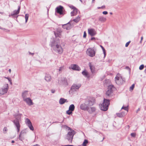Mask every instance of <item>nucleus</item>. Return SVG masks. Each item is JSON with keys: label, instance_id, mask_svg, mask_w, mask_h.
Returning a JSON list of instances; mask_svg holds the SVG:
<instances>
[{"label": "nucleus", "instance_id": "f257e3e1", "mask_svg": "<svg viewBox=\"0 0 146 146\" xmlns=\"http://www.w3.org/2000/svg\"><path fill=\"white\" fill-rule=\"evenodd\" d=\"M51 46L53 50L59 54H61L63 52V49L60 45L59 39L56 38L51 42Z\"/></svg>", "mask_w": 146, "mask_h": 146}, {"label": "nucleus", "instance_id": "f03ea898", "mask_svg": "<svg viewBox=\"0 0 146 146\" xmlns=\"http://www.w3.org/2000/svg\"><path fill=\"white\" fill-rule=\"evenodd\" d=\"M110 104V100L104 98L103 102L100 106L101 110L104 111L107 110Z\"/></svg>", "mask_w": 146, "mask_h": 146}, {"label": "nucleus", "instance_id": "7ed1b4c3", "mask_svg": "<svg viewBox=\"0 0 146 146\" xmlns=\"http://www.w3.org/2000/svg\"><path fill=\"white\" fill-rule=\"evenodd\" d=\"M68 130H70V131L68 132L66 137V139L70 143H72L73 136L75 134V132L74 130L69 127H68Z\"/></svg>", "mask_w": 146, "mask_h": 146}, {"label": "nucleus", "instance_id": "20e7f679", "mask_svg": "<svg viewBox=\"0 0 146 146\" xmlns=\"http://www.w3.org/2000/svg\"><path fill=\"white\" fill-rule=\"evenodd\" d=\"M95 102V99L94 98L89 97L85 99V102L89 106L94 104L96 103Z\"/></svg>", "mask_w": 146, "mask_h": 146}, {"label": "nucleus", "instance_id": "39448f33", "mask_svg": "<svg viewBox=\"0 0 146 146\" xmlns=\"http://www.w3.org/2000/svg\"><path fill=\"white\" fill-rule=\"evenodd\" d=\"M115 81L116 83L118 85L122 84L125 82V81L122 78V76L118 75L115 77Z\"/></svg>", "mask_w": 146, "mask_h": 146}, {"label": "nucleus", "instance_id": "423d86ee", "mask_svg": "<svg viewBox=\"0 0 146 146\" xmlns=\"http://www.w3.org/2000/svg\"><path fill=\"white\" fill-rule=\"evenodd\" d=\"M87 54L89 56L93 57L95 56V52L92 48H88L86 52Z\"/></svg>", "mask_w": 146, "mask_h": 146}, {"label": "nucleus", "instance_id": "0eeeda50", "mask_svg": "<svg viewBox=\"0 0 146 146\" xmlns=\"http://www.w3.org/2000/svg\"><path fill=\"white\" fill-rule=\"evenodd\" d=\"M58 82L65 86L68 85V83L66 78L65 77H61L60 79L58 80Z\"/></svg>", "mask_w": 146, "mask_h": 146}, {"label": "nucleus", "instance_id": "6e6552de", "mask_svg": "<svg viewBox=\"0 0 146 146\" xmlns=\"http://www.w3.org/2000/svg\"><path fill=\"white\" fill-rule=\"evenodd\" d=\"M25 123L31 130L32 131L34 130V127L32 125L31 122L29 119H26Z\"/></svg>", "mask_w": 146, "mask_h": 146}, {"label": "nucleus", "instance_id": "1a4fd4ad", "mask_svg": "<svg viewBox=\"0 0 146 146\" xmlns=\"http://www.w3.org/2000/svg\"><path fill=\"white\" fill-rule=\"evenodd\" d=\"M13 122L17 128V132H19L20 131L21 127L19 121H18L17 119H15L13 121Z\"/></svg>", "mask_w": 146, "mask_h": 146}, {"label": "nucleus", "instance_id": "9d476101", "mask_svg": "<svg viewBox=\"0 0 146 146\" xmlns=\"http://www.w3.org/2000/svg\"><path fill=\"white\" fill-rule=\"evenodd\" d=\"M75 109V106L74 104L70 105L69 108V110L66 111V113L70 115L72 113V112Z\"/></svg>", "mask_w": 146, "mask_h": 146}, {"label": "nucleus", "instance_id": "9b49d317", "mask_svg": "<svg viewBox=\"0 0 146 146\" xmlns=\"http://www.w3.org/2000/svg\"><path fill=\"white\" fill-rule=\"evenodd\" d=\"M81 86V85L80 84H73L71 87V90L73 91L77 90L80 88Z\"/></svg>", "mask_w": 146, "mask_h": 146}, {"label": "nucleus", "instance_id": "f8f14e48", "mask_svg": "<svg viewBox=\"0 0 146 146\" xmlns=\"http://www.w3.org/2000/svg\"><path fill=\"white\" fill-rule=\"evenodd\" d=\"M24 101L29 106H31L33 104L32 100L29 98H24Z\"/></svg>", "mask_w": 146, "mask_h": 146}, {"label": "nucleus", "instance_id": "ddd939ff", "mask_svg": "<svg viewBox=\"0 0 146 146\" xmlns=\"http://www.w3.org/2000/svg\"><path fill=\"white\" fill-rule=\"evenodd\" d=\"M73 26L69 22L67 24L62 25V27L64 29H65L67 30L70 29Z\"/></svg>", "mask_w": 146, "mask_h": 146}, {"label": "nucleus", "instance_id": "4468645a", "mask_svg": "<svg viewBox=\"0 0 146 146\" xmlns=\"http://www.w3.org/2000/svg\"><path fill=\"white\" fill-rule=\"evenodd\" d=\"M62 32V31L60 28H58L57 29L56 31L54 32V34L56 37V38L57 37L61 38V33Z\"/></svg>", "mask_w": 146, "mask_h": 146}, {"label": "nucleus", "instance_id": "2eb2a0df", "mask_svg": "<svg viewBox=\"0 0 146 146\" xmlns=\"http://www.w3.org/2000/svg\"><path fill=\"white\" fill-rule=\"evenodd\" d=\"M63 7L61 6H59L56 8V11L60 15H62L63 14Z\"/></svg>", "mask_w": 146, "mask_h": 146}, {"label": "nucleus", "instance_id": "dca6fc26", "mask_svg": "<svg viewBox=\"0 0 146 146\" xmlns=\"http://www.w3.org/2000/svg\"><path fill=\"white\" fill-rule=\"evenodd\" d=\"M89 106L86 105V104L85 102L84 104H82L80 105V109L82 110H87Z\"/></svg>", "mask_w": 146, "mask_h": 146}, {"label": "nucleus", "instance_id": "f3484780", "mask_svg": "<svg viewBox=\"0 0 146 146\" xmlns=\"http://www.w3.org/2000/svg\"><path fill=\"white\" fill-rule=\"evenodd\" d=\"M88 32L89 34L91 36H94L96 34V32L94 29H88Z\"/></svg>", "mask_w": 146, "mask_h": 146}, {"label": "nucleus", "instance_id": "a211bd4d", "mask_svg": "<svg viewBox=\"0 0 146 146\" xmlns=\"http://www.w3.org/2000/svg\"><path fill=\"white\" fill-rule=\"evenodd\" d=\"M25 131H22L20 133L19 137V139L21 141H22L24 139V135L25 134Z\"/></svg>", "mask_w": 146, "mask_h": 146}, {"label": "nucleus", "instance_id": "6ab92c4d", "mask_svg": "<svg viewBox=\"0 0 146 146\" xmlns=\"http://www.w3.org/2000/svg\"><path fill=\"white\" fill-rule=\"evenodd\" d=\"M108 89L107 91H114L117 90V89L112 85L108 86Z\"/></svg>", "mask_w": 146, "mask_h": 146}, {"label": "nucleus", "instance_id": "aec40b11", "mask_svg": "<svg viewBox=\"0 0 146 146\" xmlns=\"http://www.w3.org/2000/svg\"><path fill=\"white\" fill-rule=\"evenodd\" d=\"M20 9V7L19 6L17 10H15L14 11H13V13H12L11 15H9V16H13L15 15H17L18 14L19 12Z\"/></svg>", "mask_w": 146, "mask_h": 146}, {"label": "nucleus", "instance_id": "412c9836", "mask_svg": "<svg viewBox=\"0 0 146 146\" xmlns=\"http://www.w3.org/2000/svg\"><path fill=\"white\" fill-rule=\"evenodd\" d=\"M71 68L73 70H80V68L77 65L73 64L71 65Z\"/></svg>", "mask_w": 146, "mask_h": 146}, {"label": "nucleus", "instance_id": "4be33fe9", "mask_svg": "<svg viewBox=\"0 0 146 146\" xmlns=\"http://www.w3.org/2000/svg\"><path fill=\"white\" fill-rule=\"evenodd\" d=\"M96 110V108L94 107H89L87 111L90 113H92L94 112Z\"/></svg>", "mask_w": 146, "mask_h": 146}, {"label": "nucleus", "instance_id": "5701e85b", "mask_svg": "<svg viewBox=\"0 0 146 146\" xmlns=\"http://www.w3.org/2000/svg\"><path fill=\"white\" fill-rule=\"evenodd\" d=\"M89 65L91 72L92 73H93L95 71L94 67L92 64L91 62H89Z\"/></svg>", "mask_w": 146, "mask_h": 146}, {"label": "nucleus", "instance_id": "b1692460", "mask_svg": "<svg viewBox=\"0 0 146 146\" xmlns=\"http://www.w3.org/2000/svg\"><path fill=\"white\" fill-rule=\"evenodd\" d=\"M78 10L76 8L74 9L73 11L71 13V16H75L77 15L78 13Z\"/></svg>", "mask_w": 146, "mask_h": 146}, {"label": "nucleus", "instance_id": "393cba45", "mask_svg": "<svg viewBox=\"0 0 146 146\" xmlns=\"http://www.w3.org/2000/svg\"><path fill=\"white\" fill-rule=\"evenodd\" d=\"M45 79L47 82L50 81L51 80V76L48 74H46L45 76Z\"/></svg>", "mask_w": 146, "mask_h": 146}, {"label": "nucleus", "instance_id": "a878e982", "mask_svg": "<svg viewBox=\"0 0 146 146\" xmlns=\"http://www.w3.org/2000/svg\"><path fill=\"white\" fill-rule=\"evenodd\" d=\"M68 101L66 99H65L63 98H61L59 101V103L60 104H63L65 102H67Z\"/></svg>", "mask_w": 146, "mask_h": 146}, {"label": "nucleus", "instance_id": "bb28decb", "mask_svg": "<svg viewBox=\"0 0 146 146\" xmlns=\"http://www.w3.org/2000/svg\"><path fill=\"white\" fill-rule=\"evenodd\" d=\"M98 20L101 22H104L106 20V18L100 16L99 17Z\"/></svg>", "mask_w": 146, "mask_h": 146}, {"label": "nucleus", "instance_id": "cd10ccee", "mask_svg": "<svg viewBox=\"0 0 146 146\" xmlns=\"http://www.w3.org/2000/svg\"><path fill=\"white\" fill-rule=\"evenodd\" d=\"M106 95L107 97H111L113 96V92H106Z\"/></svg>", "mask_w": 146, "mask_h": 146}, {"label": "nucleus", "instance_id": "c85d7f7f", "mask_svg": "<svg viewBox=\"0 0 146 146\" xmlns=\"http://www.w3.org/2000/svg\"><path fill=\"white\" fill-rule=\"evenodd\" d=\"M81 16H78L75 19H74L73 20L76 23H78L80 20V18Z\"/></svg>", "mask_w": 146, "mask_h": 146}, {"label": "nucleus", "instance_id": "c756f323", "mask_svg": "<svg viewBox=\"0 0 146 146\" xmlns=\"http://www.w3.org/2000/svg\"><path fill=\"white\" fill-rule=\"evenodd\" d=\"M82 74L83 75H84L85 76L87 77L88 78L89 77V76H88V73L86 71H84L82 72Z\"/></svg>", "mask_w": 146, "mask_h": 146}, {"label": "nucleus", "instance_id": "7c9ffc66", "mask_svg": "<svg viewBox=\"0 0 146 146\" xmlns=\"http://www.w3.org/2000/svg\"><path fill=\"white\" fill-rule=\"evenodd\" d=\"M28 96L27 92H24L22 93V96L23 98V100L24 99V98H27Z\"/></svg>", "mask_w": 146, "mask_h": 146}, {"label": "nucleus", "instance_id": "2f4dec72", "mask_svg": "<svg viewBox=\"0 0 146 146\" xmlns=\"http://www.w3.org/2000/svg\"><path fill=\"white\" fill-rule=\"evenodd\" d=\"M8 86L7 84H6L5 85L4 87L2 88L3 91H6L8 90Z\"/></svg>", "mask_w": 146, "mask_h": 146}, {"label": "nucleus", "instance_id": "473e14b6", "mask_svg": "<svg viewBox=\"0 0 146 146\" xmlns=\"http://www.w3.org/2000/svg\"><path fill=\"white\" fill-rule=\"evenodd\" d=\"M116 115L118 117H122L124 115V114L123 113H117Z\"/></svg>", "mask_w": 146, "mask_h": 146}, {"label": "nucleus", "instance_id": "72a5a7b5", "mask_svg": "<svg viewBox=\"0 0 146 146\" xmlns=\"http://www.w3.org/2000/svg\"><path fill=\"white\" fill-rule=\"evenodd\" d=\"M21 115L19 114L15 116V119H17L18 121H20V120L21 119Z\"/></svg>", "mask_w": 146, "mask_h": 146}, {"label": "nucleus", "instance_id": "f704fd0d", "mask_svg": "<svg viewBox=\"0 0 146 146\" xmlns=\"http://www.w3.org/2000/svg\"><path fill=\"white\" fill-rule=\"evenodd\" d=\"M88 143V141L87 140L85 139L84 140V142H83L82 144V146H86V145Z\"/></svg>", "mask_w": 146, "mask_h": 146}, {"label": "nucleus", "instance_id": "c9c22d12", "mask_svg": "<svg viewBox=\"0 0 146 146\" xmlns=\"http://www.w3.org/2000/svg\"><path fill=\"white\" fill-rule=\"evenodd\" d=\"M29 15L28 14L25 15V23H27Z\"/></svg>", "mask_w": 146, "mask_h": 146}, {"label": "nucleus", "instance_id": "e433bc0d", "mask_svg": "<svg viewBox=\"0 0 146 146\" xmlns=\"http://www.w3.org/2000/svg\"><path fill=\"white\" fill-rule=\"evenodd\" d=\"M128 106H127L124 107L123 106L121 108V109H124L125 110L127 111H128Z\"/></svg>", "mask_w": 146, "mask_h": 146}, {"label": "nucleus", "instance_id": "4c0bfd02", "mask_svg": "<svg viewBox=\"0 0 146 146\" xmlns=\"http://www.w3.org/2000/svg\"><path fill=\"white\" fill-rule=\"evenodd\" d=\"M101 46V48H102V49L103 50V53H104V57H105V56H106L105 50L104 48L102 46Z\"/></svg>", "mask_w": 146, "mask_h": 146}, {"label": "nucleus", "instance_id": "58836bf2", "mask_svg": "<svg viewBox=\"0 0 146 146\" xmlns=\"http://www.w3.org/2000/svg\"><path fill=\"white\" fill-rule=\"evenodd\" d=\"M134 86H135V84H133L132 85V86L130 87L129 90L131 91V90H133L134 88Z\"/></svg>", "mask_w": 146, "mask_h": 146}, {"label": "nucleus", "instance_id": "ea45409f", "mask_svg": "<svg viewBox=\"0 0 146 146\" xmlns=\"http://www.w3.org/2000/svg\"><path fill=\"white\" fill-rule=\"evenodd\" d=\"M64 69V66H61L60 67L59 69V71L60 72H61Z\"/></svg>", "mask_w": 146, "mask_h": 146}, {"label": "nucleus", "instance_id": "a19ab883", "mask_svg": "<svg viewBox=\"0 0 146 146\" xmlns=\"http://www.w3.org/2000/svg\"><path fill=\"white\" fill-rule=\"evenodd\" d=\"M7 128L6 127H5L3 129V132L4 133H6V131H7Z\"/></svg>", "mask_w": 146, "mask_h": 146}, {"label": "nucleus", "instance_id": "79ce46f5", "mask_svg": "<svg viewBox=\"0 0 146 146\" xmlns=\"http://www.w3.org/2000/svg\"><path fill=\"white\" fill-rule=\"evenodd\" d=\"M144 65L143 64L141 65L139 67V69L140 70H142L144 68Z\"/></svg>", "mask_w": 146, "mask_h": 146}, {"label": "nucleus", "instance_id": "37998d69", "mask_svg": "<svg viewBox=\"0 0 146 146\" xmlns=\"http://www.w3.org/2000/svg\"><path fill=\"white\" fill-rule=\"evenodd\" d=\"M131 135L133 137H135L136 136V134L135 133H132L131 134Z\"/></svg>", "mask_w": 146, "mask_h": 146}, {"label": "nucleus", "instance_id": "c03bdc74", "mask_svg": "<svg viewBox=\"0 0 146 146\" xmlns=\"http://www.w3.org/2000/svg\"><path fill=\"white\" fill-rule=\"evenodd\" d=\"M6 92H0V96H1L4 94Z\"/></svg>", "mask_w": 146, "mask_h": 146}, {"label": "nucleus", "instance_id": "a18cd8bd", "mask_svg": "<svg viewBox=\"0 0 146 146\" xmlns=\"http://www.w3.org/2000/svg\"><path fill=\"white\" fill-rule=\"evenodd\" d=\"M130 42V41H129V42H127L126 43V44H125V47H127L129 45Z\"/></svg>", "mask_w": 146, "mask_h": 146}, {"label": "nucleus", "instance_id": "49530a36", "mask_svg": "<svg viewBox=\"0 0 146 146\" xmlns=\"http://www.w3.org/2000/svg\"><path fill=\"white\" fill-rule=\"evenodd\" d=\"M86 36V34L85 31H84V33L83 37L85 38Z\"/></svg>", "mask_w": 146, "mask_h": 146}, {"label": "nucleus", "instance_id": "de8ad7c7", "mask_svg": "<svg viewBox=\"0 0 146 146\" xmlns=\"http://www.w3.org/2000/svg\"><path fill=\"white\" fill-rule=\"evenodd\" d=\"M70 7L73 10H74V9H76V7L72 5Z\"/></svg>", "mask_w": 146, "mask_h": 146}, {"label": "nucleus", "instance_id": "09e8293b", "mask_svg": "<svg viewBox=\"0 0 146 146\" xmlns=\"http://www.w3.org/2000/svg\"><path fill=\"white\" fill-rule=\"evenodd\" d=\"M104 15H107L108 14V13L106 11H103L102 13Z\"/></svg>", "mask_w": 146, "mask_h": 146}, {"label": "nucleus", "instance_id": "8fccbe9b", "mask_svg": "<svg viewBox=\"0 0 146 146\" xmlns=\"http://www.w3.org/2000/svg\"><path fill=\"white\" fill-rule=\"evenodd\" d=\"M7 78L8 79V80L10 82L11 84V79L9 78Z\"/></svg>", "mask_w": 146, "mask_h": 146}, {"label": "nucleus", "instance_id": "3c124183", "mask_svg": "<svg viewBox=\"0 0 146 146\" xmlns=\"http://www.w3.org/2000/svg\"><path fill=\"white\" fill-rule=\"evenodd\" d=\"M29 54H31V55H34V53H31V52H29Z\"/></svg>", "mask_w": 146, "mask_h": 146}, {"label": "nucleus", "instance_id": "603ef678", "mask_svg": "<svg viewBox=\"0 0 146 146\" xmlns=\"http://www.w3.org/2000/svg\"><path fill=\"white\" fill-rule=\"evenodd\" d=\"M143 39V36H142V37H141V40H140V43H141V42H142V40Z\"/></svg>", "mask_w": 146, "mask_h": 146}, {"label": "nucleus", "instance_id": "864d4df0", "mask_svg": "<svg viewBox=\"0 0 146 146\" xmlns=\"http://www.w3.org/2000/svg\"><path fill=\"white\" fill-rule=\"evenodd\" d=\"M91 40H95V38L94 37H92L91 38Z\"/></svg>", "mask_w": 146, "mask_h": 146}, {"label": "nucleus", "instance_id": "5fc2aeb1", "mask_svg": "<svg viewBox=\"0 0 146 146\" xmlns=\"http://www.w3.org/2000/svg\"><path fill=\"white\" fill-rule=\"evenodd\" d=\"M105 7V6H103L102 7H101V8L102 9L104 8Z\"/></svg>", "mask_w": 146, "mask_h": 146}, {"label": "nucleus", "instance_id": "6e6d98bb", "mask_svg": "<svg viewBox=\"0 0 146 146\" xmlns=\"http://www.w3.org/2000/svg\"><path fill=\"white\" fill-rule=\"evenodd\" d=\"M0 29H3V28L1 27V26H0Z\"/></svg>", "mask_w": 146, "mask_h": 146}, {"label": "nucleus", "instance_id": "4d7b16f0", "mask_svg": "<svg viewBox=\"0 0 146 146\" xmlns=\"http://www.w3.org/2000/svg\"><path fill=\"white\" fill-rule=\"evenodd\" d=\"M9 71L10 73L11 72V69H9Z\"/></svg>", "mask_w": 146, "mask_h": 146}, {"label": "nucleus", "instance_id": "13d9d810", "mask_svg": "<svg viewBox=\"0 0 146 146\" xmlns=\"http://www.w3.org/2000/svg\"><path fill=\"white\" fill-rule=\"evenodd\" d=\"M140 110V109L138 108V109L137 110V112H138V111Z\"/></svg>", "mask_w": 146, "mask_h": 146}, {"label": "nucleus", "instance_id": "bf43d9fd", "mask_svg": "<svg viewBox=\"0 0 146 146\" xmlns=\"http://www.w3.org/2000/svg\"><path fill=\"white\" fill-rule=\"evenodd\" d=\"M144 72L146 73V68L144 70Z\"/></svg>", "mask_w": 146, "mask_h": 146}, {"label": "nucleus", "instance_id": "052dcab7", "mask_svg": "<svg viewBox=\"0 0 146 146\" xmlns=\"http://www.w3.org/2000/svg\"><path fill=\"white\" fill-rule=\"evenodd\" d=\"M15 142L13 140H12L11 141L12 143H14Z\"/></svg>", "mask_w": 146, "mask_h": 146}, {"label": "nucleus", "instance_id": "680f3d73", "mask_svg": "<svg viewBox=\"0 0 146 146\" xmlns=\"http://www.w3.org/2000/svg\"><path fill=\"white\" fill-rule=\"evenodd\" d=\"M101 8V7H98V9H100Z\"/></svg>", "mask_w": 146, "mask_h": 146}, {"label": "nucleus", "instance_id": "e2e57ef3", "mask_svg": "<svg viewBox=\"0 0 146 146\" xmlns=\"http://www.w3.org/2000/svg\"><path fill=\"white\" fill-rule=\"evenodd\" d=\"M94 1H95V0H92V2H93Z\"/></svg>", "mask_w": 146, "mask_h": 146}, {"label": "nucleus", "instance_id": "0e129e2a", "mask_svg": "<svg viewBox=\"0 0 146 146\" xmlns=\"http://www.w3.org/2000/svg\"><path fill=\"white\" fill-rule=\"evenodd\" d=\"M110 14L112 15V13H110Z\"/></svg>", "mask_w": 146, "mask_h": 146}, {"label": "nucleus", "instance_id": "69168bd1", "mask_svg": "<svg viewBox=\"0 0 146 146\" xmlns=\"http://www.w3.org/2000/svg\"><path fill=\"white\" fill-rule=\"evenodd\" d=\"M80 1H81V2H82V1L81 0H80Z\"/></svg>", "mask_w": 146, "mask_h": 146}, {"label": "nucleus", "instance_id": "338daca9", "mask_svg": "<svg viewBox=\"0 0 146 146\" xmlns=\"http://www.w3.org/2000/svg\"><path fill=\"white\" fill-rule=\"evenodd\" d=\"M127 127H128V128H129V125H128L127 126Z\"/></svg>", "mask_w": 146, "mask_h": 146}, {"label": "nucleus", "instance_id": "774afa93", "mask_svg": "<svg viewBox=\"0 0 146 146\" xmlns=\"http://www.w3.org/2000/svg\"><path fill=\"white\" fill-rule=\"evenodd\" d=\"M54 92H52V93H54Z\"/></svg>", "mask_w": 146, "mask_h": 146}]
</instances>
